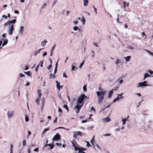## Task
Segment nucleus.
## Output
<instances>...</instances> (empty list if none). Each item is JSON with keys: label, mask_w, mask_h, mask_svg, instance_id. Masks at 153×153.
<instances>
[{"label": "nucleus", "mask_w": 153, "mask_h": 153, "mask_svg": "<svg viewBox=\"0 0 153 153\" xmlns=\"http://www.w3.org/2000/svg\"><path fill=\"white\" fill-rule=\"evenodd\" d=\"M88 98H89L84 94H82L78 97L76 102V105L75 106L77 114L79 113L83 105L84 101L88 99Z\"/></svg>", "instance_id": "f257e3e1"}, {"label": "nucleus", "mask_w": 153, "mask_h": 153, "mask_svg": "<svg viewBox=\"0 0 153 153\" xmlns=\"http://www.w3.org/2000/svg\"><path fill=\"white\" fill-rule=\"evenodd\" d=\"M98 90L99 91L96 92L97 95V102L98 104H100L104 98V97L106 91L105 90H103L101 86L98 88Z\"/></svg>", "instance_id": "f03ea898"}, {"label": "nucleus", "mask_w": 153, "mask_h": 153, "mask_svg": "<svg viewBox=\"0 0 153 153\" xmlns=\"http://www.w3.org/2000/svg\"><path fill=\"white\" fill-rule=\"evenodd\" d=\"M16 22V19H13L11 20L8 21L4 24L5 26H8V33L9 35H11L14 30V25L13 24H15Z\"/></svg>", "instance_id": "7ed1b4c3"}, {"label": "nucleus", "mask_w": 153, "mask_h": 153, "mask_svg": "<svg viewBox=\"0 0 153 153\" xmlns=\"http://www.w3.org/2000/svg\"><path fill=\"white\" fill-rule=\"evenodd\" d=\"M14 111L13 110H8L6 113V115L8 119H12L14 116Z\"/></svg>", "instance_id": "20e7f679"}, {"label": "nucleus", "mask_w": 153, "mask_h": 153, "mask_svg": "<svg viewBox=\"0 0 153 153\" xmlns=\"http://www.w3.org/2000/svg\"><path fill=\"white\" fill-rule=\"evenodd\" d=\"M123 94V93H122L120 94H117V96L114 100L113 102L114 103L116 101L119 100L120 99H123L124 98V97L122 96Z\"/></svg>", "instance_id": "39448f33"}, {"label": "nucleus", "mask_w": 153, "mask_h": 153, "mask_svg": "<svg viewBox=\"0 0 153 153\" xmlns=\"http://www.w3.org/2000/svg\"><path fill=\"white\" fill-rule=\"evenodd\" d=\"M147 82L146 81H144L143 82L139 83L137 85V88L143 87L144 86H147L149 85L147 84Z\"/></svg>", "instance_id": "423d86ee"}, {"label": "nucleus", "mask_w": 153, "mask_h": 153, "mask_svg": "<svg viewBox=\"0 0 153 153\" xmlns=\"http://www.w3.org/2000/svg\"><path fill=\"white\" fill-rule=\"evenodd\" d=\"M123 62L120 59H117L115 61V63L116 65V67L119 68V64L122 65L123 64Z\"/></svg>", "instance_id": "0eeeda50"}, {"label": "nucleus", "mask_w": 153, "mask_h": 153, "mask_svg": "<svg viewBox=\"0 0 153 153\" xmlns=\"http://www.w3.org/2000/svg\"><path fill=\"white\" fill-rule=\"evenodd\" d=\"M60 138V134L59 133L56 134L52 139L53 141H58Z\"/></svg>", "instance_id": "6e6552de"}, {"label": "nucleus", "mask_w": 153, "mask_h": 153, "mask_svg": "<svg viewBox=\"0 0 153 153\" xmlns=\"http://www.w3.org/2000/svg\"><path fill=\"white\" fill-rule=\"evenodd\" d=\"M123 81V76L120 77L116 80V82L118 85L122 84Z\"/></svg>", "instance_id": "1a4fd4ad"}, {"label": "nucleus", "mask_w": 153, "mask_h": 153, "mask_svg": "<svg viewBox=\"0 0 153 153\" xmlns=\"http://www.w3.org/2000/svg\"><path fill=\"white\" fill-rule=\"evenodd\" d=\"M43 48H43L35 51L33 52V55L34 56H36L38 54L40 53L41 51Z\"/></svg>", "instance_id": "9d476101"}, {"label": "nucleus", "mask_w": 153, "mask_h": 153, "mask_svg": "<svg viewBox=\"0 0 153 153\" xmlns=\"http://www.w3.org/2000/svg\"><path fill=\"white\" fill-rule=\"evenodd\" d=\"M56 88L59 90V91H60V89L62 88V86L60 85V82L57 81H56Z\"/></svg>", "instance_id": "9b49d317"}, {"label": "nucleus", "mask_w": 153, "mask_h": 153, "mask_svg": "<svg viewBox=\"0 0 153 153\" xmlns=\"http://www.w3.org/2000/svg\"><path fill=\"white\" fill-rule=\"evenodd\" d=\"M82 133L79 131L75 132L73 135V137L74 138H76L78 135L81 136Z\"/></svg>", "instance_id": "f8f14e48"}, {"label": "nucleus", "mask_w": 153, "mask_h": 153, "mask_svg": "<svg viewBox=\"0 0 153 153\" xmlns=\"http://www.w3.org/2000/svg\"><path fill=\"white\" fill-rule=\"evenodd\" d=\"M24 30V27L23 26H21L19 30V33L21 35H22Z\"/></svg>", "instance_id": "ddd939ff"}, {"label": "nucleus", "mask_w": 153, "mask_h": 153, "mask_svg": "<svg viewBox=\"0 0 153 153\" xmlns=\"http://www.w3.org/2000/svg\"><path fill=\"white\" fill-rule=\"evenodd\" d=\"M42 104L41 105V109L42 111L43 109L44 106L45 100L44 97H43L41 100Z\"/></svg>", "instance_id": "4468645a"}, {"label": "nucleus", "mask_w": 153, "mask_h": 153, "mask_svg": "<svg viewBox=\"0 0 153 153\" xmlns=\"http://www.w3.org/2000/svg\"><path fill=\"white\" fill-rule=\"evenodd\" d=\"M2 40L4 41V42L2 44V47H4L7 44L8 40L7 39H3Z\"/></svg>", "instance_id": "2eb2a0df"}, {"label": "nucleus", "mask_w": 153, "mask_h": 153, "mask_svg": "<svg viewBox=\"0 0 153 153\" xmlns=\"http://www.w3.org/2000/svg\"><path fill=\"white\" fill-rule=\"evenodd\" d=\"M47 42H48L46 39H45L44 41H42L41 42V46L42 47H45Z\"/></svg>", "instance_id": "dca6fc26"}, {"label": "nucleus", "mask_w": 153, "mask_h": 153, "mask_svg": "<svg viewBox=\"0 0 153 153\" xmlns=\"http://www.w3.org/2000/svg\"><path fill=\"white\" fill-rule=\"evenodd\" d=\"M90 142H91V144L93 145V147L95 149V145L94 144V136L91 139Z\"/></svg>", "instance_id": "f3484780"}, {"label": "nucleus", "mask_w": 153, "mask_h": 153, "mask_svg": "<svg viewBox=\"0 0 153 153\" xmlns=\"http://www.w3.org/2000/svg\"><path fill=\"white\" fill-rule=\"evenodd\" d=\"M131 57V56H128L126 57H125L124 58L126 62H128L130 60Z\"/></svg>", "instance_id": "a211bd4d"}, {"label": "nucleus", "mask_w": 153, "mask_h": 153, "mask_svg": "<svg viewBox=\"0 0 153 153\" xmlns=\"http://www.w3.org/2000/svg\"><path fill=\"white\" fill-rule=\"evenodd\" d=\"M104 122H109L111 120L110 119L109 117H106L105 118H104L102 120Z\"/></svg>", "instance_id": "6ab92c4d"}, {"label": "nucleus", "mask_w": 153, "mask_h": 153, "mask_svg": "<svg viewBox=\"0 0 153 153\" xmlns=\"http://www.w3.org/2000/svg\"><path fill=\"white\" fill-rule=\"evenodd\" d=\"M127 120V118H122V121L123 122V125H124L126 124V122Z\"/></svg>", "instance_id": "aec40b11"}, {"label": "nucleus", "mask_w": 153, "mask_h": 153, "mask_svg": "<svg viewBox=\"0 0 153 153\" xmlns=\"http://www.w3.org/2000/svg\"><path fill=\"white\" fill-rule=\"evenodd\" d=\"M113 93V90H111L110 91L108 95V97L109 98H111L112 96V95Z\"/></svg>", "instance_id": "412c9836"}, {"label": "nucleus", "mask_w": 153, "mask_h": 153, "mask_svg": "<svg viewBox=\"0 0 153 153\" xmlns=\"http://www.w3.org/2000/svg\"><path fill=\"white\" fill-rule=\"evenodd\" d=\"M150 75L148 73H145L144 74V77L143 80H145L146 78L150 77Z\"/></svg>", "instance_id": "4be33fe9"}, {"label": "nucleus", "mask_w": 153, "mask_h": 153, "mask_svg": "<svg viewBox=\"0 0 153 153\" xmlns=\"http://www.w3.org/2000/svg\"><path fill=\"white\" fill-rule=\"evenodd\" d=\"M88 0H84L83 1V5L85 6H86L88 5Z\"/></svg>", "instance_id": "5701e85b"}, {"label": "nucleus", "mask_w": 153, "mask_h": 153, "mask_svg": "<svg viewBox=\"0 0 153 153\" xmlns=\"http://www.w3.org/2000/svg\"><path fill=\"white\" fill-rule=\"evenodd\" d=\"M49 146L50 147V149H52L53 148V145L52 144H46L45 145V146Z\"/></svg>", "instance_id": "b1692460"}, {"label": "nucleus", "mask_w": 153, "mask_h": 153, "mask_svg": "<svg viewBox=\"0 0 153 153\" xmlns=\"http://www.w3.org/2000/svg\"><path fill=\"white\" fill-rule=\"evenodd\" d=\"M40 100V98L38 97L36 100V102L37 105H39V102Z\"/></svg>", "instance_id": "393cba45"}, {"label": "nucleus", "mask_w": 153, "mask_h": 153, "mask_svg": "<svg viewBox=\"0 0 153 153\" xmlns=\"http://www.w3.org/2000/svg\"><path fill=\"white\" fill-rule=\"evenodd\" d=\"M37 91L38 94V97L40 98L42 95V94L41 93V91L39 89L37 90Z\"/></svg>", "instance_id": "a878e982"}, {"label": "nucleus", "mask_w": 153, "mask_h": 153, "mask_svg": "<svg viewBox=\"0 0 153 153\" xmlns=\"http://www.w3.org/2000/svg\"><path fill=\"white\" fill-rule=\"evenodd\" d=\"M43 62L42 60L40 61L39 63V64H38V65H39V66H40L41 67H42L43 66Z\"/></svg>", "instance_id": "bb28decb"}, {"label": "nucleus", "mask_w": 153, "mask_h": 153, "mask_svg": "<svg viewBox=\"0 0 153 153\" xmlns=\"http://www.w3.org/2000/svg\"><path fill=\"white\" fill-rule=\"evenodd\" d=\"M63 107L65 108L67 111L68 112H69V109L67 105H64L63 106Z\"/></svg>", "instance_id": "cd10ccee"}, {"label": "nucleus", "mask_w": 153, "mask_h": 153, "mask_svg": "<svg viewBox=\"0 0 153 153\" xmlns=\"http://www.w3.org/2000/svg\"><path fill=\"white\" fill-rule=\"evenodd\" d=\"M81 21L82 22L83 24L84 25L85 24V19L84 18L83 16H82V19H81Z\"/></svg>", "instance_id": "c85d7f7f"}, {"label": "nucleus", "mask_w": 153, "mask_h": 153, "mask_svg": "<svg viewBox=\"0 0 153 153\" xmlns=\"http://www.w3.org/2000/svg\"><path fill=\"white\" fill-rule=\"evenodd\" d=\"M73 30L74 31H76L78 30L79 31L80 30V29H79V27L77 26H74L73 27Z\"/></svg>", "instance_id": "c756f323"}, {"label": "nucleus", "mask_w": 153, "mask_h": 153, "mask_svg": "<svg viewBox=\"0 0 153 153\" xmlns=\"http://www.w3.org/2000/svg\"><path fill=\"white\" fill-rule=\"evenodd\" d=\"M59 128H62V129H65L66 130H68V131L69 130V129H68V128H65L64 127H59L58 128H56L55 129V130H56V129H59Z\"/></svg>", "instance_id": "7c9ffc66"}, {"label": "nucleus", "mask_w": 153, "mask_h": 153, "mask_svg": "<svg viewBox=\"0 0 153 153\" xmlns=\"http://www.w3.org/2000/svg\"><path fill=\"white\" fill-rule=\"evenodd\" d=\"M78 153H86L85 152H83V150L82 149H80L79 150V152H78Z\"/></svg>", "instance_id": "2f4dec72"}, {"label": "nucleus", "mask_w": 153, "mask_h": 153, "mask_svg": "<svg viewBox=\"0 0 153 153\" xmlns=\"http://www.w3.org/2000/svg\"><path fill=\"white\" fill-rule=\"evenodd\" d=\"M57 1V0H53L52 3V6H53L55 5Z\"/></svg>", "instance_id": "473e14b6"}, {"label": "nucleus", "mask_w": 153, "mask_h": 153, "mask_svg": "<svg viewBox=\"0 0 153 153\" xmlns=\"http://www.w3.org/2000/svg\"><path fill=\"white\" fill-rule=\"evenodd\" d=\"M83 90L84 91L86 92L87 91V88H86V85H85L83 86Z\"/></svg>", "instance_id": "72a5a7b5"}, {"label": "nucleus", "mask_w": 153, "mask_h": 153, "mask_svg": "<svg viewBox=\"0 0 153 153\" xmlns=\"http://www.w3.org/2000/svg\"><path fill=\"white\" fill-rule=\"evenodd\" d=\"M29 117H28L25 115V121L26 122H28L29 121Z\"/></svg>", "instance_id": "f704fd0d"}, {"label": "nucleus", "mask_w": 153, "mask_h": 153, "mask_svg": "<svg viewBox=\"0 0 153 153\" xmlns=\"http://www.w3.org/2000/svg\"><path fill=\"white\" fill-rule=\"evenodd\" d=\"M22 145L25 146L26 145V141L25 140H23L22 142Z\"/></svg>", "instance_id": "c9c22d12"}, {"label": "nucleus", "mask_w": 153, "mask_h": 153, "mask_svg": "<svg viewBox=\"0 0 153 153\" xmlns=\"http://www.w3.org/2000/svg\"><path fill=\"white\" fill-rule=\"evenodd\" d=\"M123 6L124 8H126L127 7L125 1H124L123 3Z\"/></svg>", "instance_id": "e433bc0d"}, {"label": "nucleus", "mask_w": 153, "mask_h": 153, "mask_svg": "<svg viewBox=\"0 0 153 153\" xmlns=\"http://www.w3.org/2000/svg\"><path fill=\"white\" fill-rule=\"evenodd\" d=\"M127 48L129 49V50H133V48L131 46H127Z\"/></svg>", "instance_id": "4c0bfd02"}, {"label": "nucleus", "mask_w": 153, "mask_h": 153, "mask_svg": "<svg viewBox=\"0 0 153 153\" xmlns=\"http://www.w3.org/2000/svg\"><path fill=\"white\" fill-rule=\"evenodd\" d=\"M24 73L26 74L28 76H30V71L27 72H24Z\"/></svg>", "instance_id": "58836bf2"}, {"label": "nucleus", "mask_w": 153, "mask_h": 153, "mask_svg": "<svg viewBox=\"0 0 153 153\" xmlns=\"http://www.w3.org/2000/svg\"><path fill=\"white\" fill-rule=\"evenodd\" d=\"M84 60L80 64L79 66V68H81L82 67V66H83V65L84 64Z\"/></svg>", "instance_id": "ea45409f"}, {"label": "nucleus", "mask_w": 153, "mask_h": 153, "mask_svg": "<svg viewBox=\"0 0 153 153\" xmlns=\"http://www.w3.org/2000/svg\"><path fill=\"white\" fill-rule=\"evenodd\" d=\"M53 78L54 79L55 78V76L53 74H51L50 75V78Z\"/></svg>", "instance_id": "a19ab883"}, {"label": "nucleus", "mask_w": 153, "mask_h": 153, "mask_svg": "<svg viewBox=\"0 0 153 153\" xmlns=\"http://www.w3.org/2000/svg\"><path fill=\"white\" fill-rule=\"evenodd\" d=\"M147 72L149 73V74L151 75H152L153 74V71L151 70H148Z\"/></svg>", "instance_id": "79ce46f5"}, {"label": "nucleus", "mask_w": 153, "mask_h": 153, "mask_svg": "<svg viewBox=\"0 0 153 153\" xmlns=\"http://www.w3.org/2000/svg\"><path fill=\"white\" fill-rule=\"evenodd\" d=\"M91 53H92V55L91 56L92 57V58H93L95 56V55H94V54H95L94 52L93 51H91Z\"/></svg>", "instance_id": "37998d69"}, {"label": "nucleus", "mask_w": 153, "mask_h": 153, "mask_svg": "<svg viewBox=\"0 0 153 153\" xmlns=\"http://www.w3.org/2000/svg\"><path fill=\"white\" fill-rule=\"evenodd\" d=\"M47 54V52L46 51L44 52L42 54V56L44 57L45 56H46Z\"/></svg>", "instance_id": "c03bdc74"}, {"label": "nucleus", "mask_w": 153, "mask_h": 153, "mask_svg": "<svg viewBox=\"0 0 153 153\" xmlns=\"http://www.w3.org/2000/svg\"><path fill=\"white\" fill-rule=\"evenodd\" d=\"M52 67V65L51 64H50L47 67V69L48 70H49Z\"/></svg>", "instance_id": "a18cd8bd"}, {"label": "nucleus", "mask_w": 153, "mask_h": 153, "mask_svg": "<svg viewBox=\"0 0 153 153\" xmlns=\"http://www.w3.org/2000/svg\"><path fill=\"white\" fill-rule=\"evenodd\" d=\"M95 146H97V148L99 150H101V148H100V147L98 145V144H96L95 145Z\"/></svg>", "instance_id": "49530a36"}, {"label": "nucleus", "mask_w": 153, "mask_h": 153, "mask_svg": "<svg viewBox=\"0 0 153 153\" xmlns=\"http://www.w3.org/2000/svg\"><path fill=\"white\" fill-rule=\"evenodd\" d=\"M47 4V3H45L42 6V9H43V8H44L45 7V6H46Z\"/></svg>", "instance_id": "de8ad7c7"}, {"label": "nucleus", "mask_w": 153, "mask_h": 153, "mask_svg": "<svg viewBox=\"0 0 153 153\" xmlns=\"http://www.w3.org/2000/svg\"><path fill=\"white\" fill-rule=\"evenodd\" d=\"M31 134V132L30 131H28V135L27 136V138H28L29 137V136Z\"/></svg>", "instance_id": "09e8293b"}, {"label": "nucleus", "mask_w": 153, "mask_h": 153, "mask_svg": "<svg viewBox=\"0 0 153 153\" xmlns=\"http://www.w3.org/2000/svg\"><path fill=\"white\" fill-rule=\"evenodd\" d=\"M93 7L94 9V12L96 13L97 14V9L94 7V6H93Z\"/></svg>", "instance_id": "8fccbe9b"}, {"label": "nucleus", "mask_w": 153, "mask_h": 153, "mask_svg": "<svg viewBox=\"0 0 153 153\" xmlns=\"http://www.w3.org/2000/svg\"><path fill=\"white\" fill-rule=\"evenodd\" d=\"M10 151L13 152V145L12 144H10Z\"/></svg>", "instance_id": "3c124183"}, {"label": "nucleus", "mask_w": 153, "mask_h": 153, "mask_svg": "<svg viewBox=\"0 0 153 153\" xmlns=\"http://www.w3.org/2000/svg\"><path fill=\"white\" fill-rule=\"evenodd\" d=\"M78 23V22L77 20H75L73 22V23L75 25L77 24Z\"/></svg>", "instance_id": "603ef678"}, {"label": "nucleus", "mask_w": 153, "mask_h": 153, "mask_svg": "<svg viewBox=\"0 0 153 153\" xmlns=\"http://www.w3.org/2000/svg\"><path fill=\"white\" fill-rule=\"evenodd\" d=\"M63 77L67 78L68 77V76L65 73H64L63 74Z\"/></svg>", "instance_id": "864d4df0"}, {"label": "nucleus", "mask_w": 153, "mask_h": 153, "mask_svg": "<svg viewBox=\"0 0 153 153\" xmlns=\"http://www.w3.org/2000/svg\"><path fill=\"white\" fill-rule=\"evenodd\" d=\"M86 142L87 143V144H86V146L88 147H90V146H91V145H90L89 143V142H87V141H86Z\"/></svg>", "instance_id": "5fc2aeb1"}, {"label": "nucleus", "mask_w": 153, "mask_h": 153, "mask_svg": "<svg viewBox=\"0 0 153 153\" xmlns=\"http://www.w3.org/2000/svg\"><path fill=\"white\" fill-rule=\"evenodd\" d=\"M142 35H143V36H145V39H146L147 38L146 36V34L144 32H142Z\"/></svg>", "instance_id": "6e6d98bb"}, {"label": "nucleus", "mask_w": 153, "mask_h": 153, "mask_svg": "<svg viewBox=\"0 0 153 153\" xmlns=\"http://www.w3.org/2000/svg\"><path fill=\"white\" fill-rule=\"evenodd\" d=\"M119 15L118 14H117V22L118 23H121L122 22H119Z\"/></svg>", "instance_id": "4d7b16f0"}, {"label": "nucleus", "mask_w": 153, "mask_h": 153, "mask_svg": "<svg viewBox=\"0 0 153 153\" xmlns=\"http://www.w3.org/2000/svg\"><path fill=\"white\" fill-rule=\"evenodd\" d=\"M91 110L92 111H94V113H96L95 109L93 107H92L91 108Z\"/></svg>", "instance_id": "13d9d810"}, {"label": "nucleus", "mask_w": 153, "mask_h": 153, "mask_svg": "<svg viewBox=\"0 0 153 153\" xmlns=\"http://www.w3.org/2000/svg\"><path fill=\"white\" fill-rule=\"evenodd\" d=\"M2 41L1 40L0 41V50H1L2 48L3 47H1L2 44Z\"/></svg>", "instance_id": "bf43d9fd"}, {"label": "nucleus", "mask_w": 153, "mask_h": 153, "mask_svg": "<svg viewBox=\"0 0 153 153\" xmlns=\"http://www.w3.org/2000/svg\"><path fill=\"white\" fill-rule=\"evenodd\" d=\"M58 111L59 112H61V113H62V111L61 108H60L59 107V108L58 109Z\"/></svg>", "instance_id": "052dcab7"}, {"label": "nucleus", "mask_w": 153, "mask_h": 153, "mask_svg": "<svg viewBox=\"0 0 153 153\" xmlns=\"http://www.w3.org/2000/svg\"><path fill=\"white\" fill-rule=\"evenodd\" d=\"M19 76L20 77H22L25 76V75L22 73H20L19 74Z\"/></svg>", "instance_id": "680f3d73"}, {"label": "nucleus", "mask_w": 153, "mask_h": 153, "mask_svg": "<svg viewBox=\"0 0 153 153\" xmlns=\"http://www.w3.org/2000/svg\"><path fill=\"white\" fill-rule=\"evenodd\" d=\"M49 130V128H47L45 129L43 131L45 133L46 131H47L48 130Z\"/></svg>", "instance_id": "e2e57ef3"}, {"label": "nucleus", "mask_w": 153, "mask_h": 153, "mask_svg": "<svg viewBox=\"0 0 153 153\" xmlns=\"http://www.w3.org/2000/svg\"><path fill=\"white\" fill-rule=\"evenodd\" d=\"M74 148H75V150L76 151H77V150H78V151H79V149H80V148H78V147H77L76 146H75L74 147Z\"/></svg>", "instance_id": "0e129e2a"}, {"label": "nucleus", "mask_w": 153, "mask_h": 153, "mask_svg": "<svg viewBox=\"0 0 153 153\" xmlns=\"http://www.w3.org/2000/svg\"><path fill=\"white\" fill-rule=\"evenodd\" d=\"M94 45L97 47H99V46L97 44L96 42H94L93 43Z\"/></svg>", "instance_id": "69168bd1"}, {"label": "nucleus", "mask_w": 153, "mask_h": 153, "mask_svg": "<svg viewBox=\"0 0 153 153\" xmlns=\"http://www.w3.org/2000/svg\"><path fill=\"white\" fill-rule=\"evenodd\" d=\"M75 67L74 65H72V71H74L75 70Z\"/></svg>", "instance_id": "338daca9"}, {"label": "nucleus", "mask_w": 153, "mask_h": 153, "mask_svg": "<svg viewBox=\"0 0 153 153\" xmlns=\"http://www.w3.org/2000/svg\"><path fill=\"white\" fill-rule=\"evenodd\" d=\"M39 65H38L36 67V68H35V71H38V70L39 68Z\"/></svg>", "instance_id": "774afa93"}]
</instances>
